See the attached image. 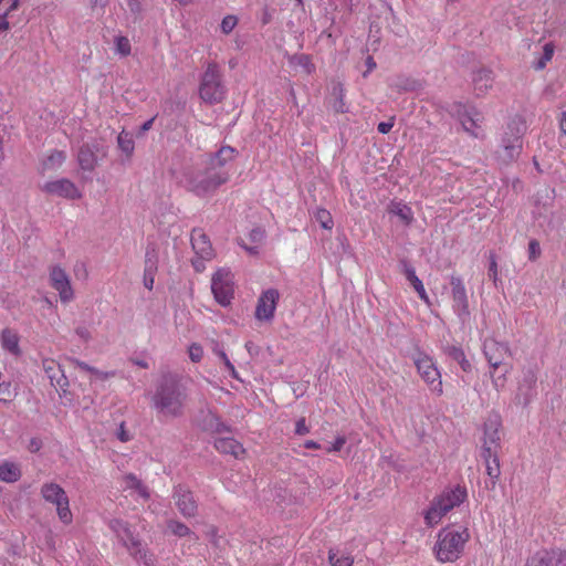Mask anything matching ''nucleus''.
Returning <instances> with one entry per match:
<instances>
[{"mask_svg": "<svg viewBox=\"0 0 566 566\" xmlns=\"http://www.w3.org/2000/svg\"><path fill=\"white\" fill-rule=\"evenodd\" d=\"M228 182V177L223 172L216 171L214 168L190 167L186 168L179 179V184L189 192L197 197L207 198L212 196L219 187Z\"/></svg>", "mask_w": 566, "mask_h": 566, "instance_id": "1", "label": "nucleus"}, {"mask_svg": "<svg viewBox=\"0 0 566 566\" xmlns=\"http://www.w3.org/2000/svg\"><path fill=\"white\" fill-rule=\"evenodd\" d=\"M483 354L490 366L493 387L496 391L503 390L512 370V365L506 361L511 357L510 347L494 338H486L483 343Z\"/></svg>", "mask_w": 566, "mask_h": 566, "instance_id": "2", "label": "nucleus"}, {"mask_svg": "<svg viewBox=\"0 0 566 566\" xmlns=\"http://www.w3.org/2000/svg\"><path fill=\"white\" fill-rule=\"evenodd\" d=\"M471 534L467 527H443L437 535L433 554L439 563H454L464 552Z\"/></svg>", "mask_w": 566, "mask_h": 566, "instance_id": "3", "label": "nucleus"}, {"mask_svg": "<svg viewBox=\"0 0 566 566\" xmlns=\"http://www.w3.org/2000/svg\"><path fill=\"white\" fill-rule=\"evenodd\" d=\"M186 391L174 378H165L153 396L154 408L165 417L181 416Z\"/></svg>", "mask_w": 566, "mask_h": 566, "instance_id": "4", "label": "nucleus"}, {"mask_svg": "<svg viewBox=\"0 0 566 566\" xmlns=\"http://www.w3.org/2000/svg\"><path fill=\"white\" fill-rule=\"evenodd\" d=\"M40 494L42 499L55 507L59 520L64 525L73 522V514L70 509V499L65 490L55 482H45L42 484Z\"/></svg>", "mask_w": 566, "mask_h": 566, "instance_id": "5", "label": "nucleus"}, {"mask_svg": "<svg viewBox=\"0 0 566 566\" xmlns=\"http://www.w3.org/2000/svg\"><path fill=\"white\" fill-rule=\"evenodd\" d=\"M200 98L208 104H218L226 96L221 72L216 63L208 64L199 86Z\"/></svg>", "mask_w": 566, "mask_h": 566, "instance_id": "6", "label": "nucleus"}, {"mask_svg": "<svg viewBox=\"0 0 566 566\" xmlns=\"http://www.w3.org/2000/svg\"><path fill=\"white\" fill-rule=\"evenodd\" d=\"M413 363L419 376L427 384L430 391L437 396H441L443 394L441 373L433 358L427 354L419 353L413 358Z\"/></svg>", "mask_w": 566, "mask_h": 566, "instance_id": "7", "label": "nucleus"}, {"mask_svg": "<svg viewBox=\"0 0 566 566\" xmlns=\"http://www.w3.org/2000/svg\"><path fill=\"white\" fill-rule=\"evenodd\" d=\"M452 114L460 120L462 128L472 137H481V128L484 117L474 106H468L462 103H455L452 107Z\"/></svg>", "mask_w": 566, "mask_h": 566, "instance_id": "8", "label": "nucleus"}, {"mask_svg": "<svg viewBox=\"0 0 566 566\" xmlns=\"http://www.w3.org/2000/svg\"><path fill=\"white\" fill-rule=\"evenodd\" d=\"M523 124L512 122L507 125V130L505 132L502 138V148H503V160L506 163H511L515 160L523 148Z\"/></svg>", "mask_w": 566, "mask_h": 566, "instance_id": "9", "label": "nucleus"}, {"mask_svg": "<svg viewBox=\"0 0 566 566\" xmlns=\"http://www.w3.org/2000/svg\"><path fill=\"white\" fill-rule=\"evenodd\" d=\"M211 290L216 301L227 306L233 298V275L227 269H219L212 276Z\"/></svg>", "mask_w": 566, "mask_h": 566, "instance_id": "10", "label": "nucleus"}, {"mask_svg": "<svg viewBox=\"0 0 566 566\" xmlns=\"http://www.w3.org/2000/svg\"><path fill=\"white\" fill-rule=\"evenodd\" d=\"M501 418L497 415L491 416L484 422L481 453L488 457L499 453L501 449Z\"/></svg>", "mask_w": 566, "mask_h": 566, "instance_id": "11", "label": "nucleus"}, {"mask_svg": "<svg viewBox=\"0 0 566 566\" xmlns=\"http://www.w3.org/2000/svg\"><path fill=\"white\" fill-rule=\"evenodd\" d=\"M50 285L59 293L60 301L64 304L70 303L74 298V291L71 280L66 271L60 265L50 268L49 271Z\"/></svg>", "mask_w": 566, "mask_h": 566, "instance_id": "12", "label": "nucleus"}, {"mask_svg": "<svg viewBox=\"0 0 566 566\" xmlns=\"http://www.w3.org/2000/svg\"><path fill=\"white\" fill-rule=\"evenodd\" d=\"M42 190L48 195L70 200H77L82 198V191L67 178L48 181L42 186Z\"/></svg>", "mask_w": 566, "mask_h": 566, "instance_id": "13", "label": "nucleus"}, {"mask_svg": "<svg viewBox=\"0 0 566 566\" xmlns=\"http://www.w3.org/2000/svg\"><path fill=\"white\" fill-rule=\"evenodd\" d=\"M280 293L275 289H268L258 298L255 318L258 321H271L274 317Z\"/></svg>", "mask_w": 566, "mask_h": 566, "instance_id": "14", "label": "nucleus"}, {"mask_svg": "<svg viewBox=\"0 0 566 566\" xmlns=\"http://www.w3.org/2000/svg\"><path fill=\"white\" fill-rule=\"evenodd\" d=\"M452 291L453 308L458 316L465 318L470 315L469 300L463 280L460 276L452 275L450 279Z\"/></svg>", "mask_w": 566, "mask_h": 566, "instance_id": "15", "label": "nucleus"}, {"mask_svg": "<svg viewBox=\"0 0 566 566\" xmlns=\"http://www.w3.org/2000/svg\"><path fill=\"white\" fill-rule=\"evenodd\" d=\"M235 154V149L230 146L221 147L218 153L209 157L206 165L209 168H214L216 171L226 174L229 180L231 171L228 165L234 160Z\"/></svg>", "mask_w": 566, "mask_h": 566, "instance_id": "16", "label": "nucleus"}, {"mask_svg": "<svg viewBox=\"0 0 566 566\" xmlns=\"http://www.w3.org/2000/svg\"><path fill=\"white\" fill-rule=\"evenodd\" d=\"M176 506L185 517L195 516L197 513V502L192 493L182 485H178L174 491Z\"/></svg>", "mask_w": 566, "mask_h": 566, "instance_id": "17", "label": "nucleus"}, {"mask_svg": "<svg viewBox=\"0 0 566 566\" xmlns=\"http://www.w3.org/2000/svg\"><path fill=\"white\" fill-rule=\"evenodd\" d=\"M437 502H440L441 506L450 512L455 506H459L467 499V490L460 485L443 491L440 495L434 497Z\"/></svg>", "mask_w": 566, "mask_h": 566, "instance_id": "18", "label": "nucleus"}, {"mask_svg": "<svg viewBox=\"0 0 566 566\" xmlns=\"http://www.w3.org/2000/svg\"><path fill=\"white\" fill-rule=\"evenodd\" d=\"M42 367L46 376L49 377L52 386L64 389L69 386V380L64 376V373L60 364L52 358H44L42 360Z\"/></svg>", "mask_w": 566, "mask_h": 566, "instance_id": "19", "label": "nucleus"}, {"mask_svg": "<svg viewBox=\"0 0 566 566\" xmlns=\"http://www.w3.org/2000/svg\"><path fill=\"white\" fill-rule=\"evenodd\" d=\"M191 244L199 259L210 260L213 256L212 245L202 230L195 229L191 232Z\"/></svg>", "mask_w": 566, "mask_h": 566, "instance_id": "20", "label": "nucleus"}, {"mask_svg": "<svg viewBox=\"0 0 566 566\" xmlns=\"http://www.w3.org/2000/svg\"><path fill=\"white\" fill-rule=\"evenodd\" d=\"M214 448L222 454H230L235 459H241L245 455V449L234 438H219L214 441Z\"/></svg>", "mask_w": 566, "mask_h": 566, "instance_id": "21", "label": "nucleus"}, {"mask_svg": "<svg viewBox=\"0 0 566 566\" xmlns=\"http://www.w3.org/2000/svg\"><path fill=\"white\" fill-rule=\"evenodd\" d=\"M122 488L124 491H130L132 495H137L145 501L150 497L148 488L133 473L125 474L122 478Z\"/></svg>", "mask_w": 566, "mask_h": 566, "instance_id": "22", "label": "nucleus"}, {"mask_svg": "<svg viewBox=\"0 0 566 566\" xmlns=\"http://www.w3.org/2000/svg\"><path fill=\"white\" fill-rule=\"evenodd\" d=\"M77 163L81 169L93 171L97 165L96 149L90 144L82 145L77 153Z\"/></svg>", "mask_w": 566, "mask_h": 566, "instance_id": "23", "label": "nucleus"}, {"mask_svg": "<svg viewBox=\"0 0 566 566\" xmlns=\"http://www.w3.org/2000/svg\"><path fill=\"white\" fill-rule=\"evenodd\" d=\"M0 343L3 350L10 353L15 357L20 356V337L15 331L11 328H4L1 332Z\"/></svg>", "mask_w": 566, "mask_h": 566, "instance_id": "24", "label": "nucleus"}, {"mask_svg": "<svg viewBox=\"0 0 566 566\" xmlns=\"http://www.w3.org/2000/svg\"><path fill=\"white\" fill-rule=\"evenodd\" d=\"M22 476V470L19 463L1 460L0 461V481L6 483H15Z\"/></svg>", "mask_w": 566, "mask_h": 566, "instance_id": "25", "label": "nucleus"}, {"mask_svg": "<svg viewBox=\"0 0 566 566\" xmlns=\"http://www.w3.org/2000/svg\"><path fill=\"white\" fill-rule=\"evenodd\" d=\"M66 160V154L63 150H51L41 163V174L55 171L60 169Z\"/></svg>", "mask_w": 566, "mask_h": 566, "instance_id": "26", "label": "nucleus"}, {"mask_svg": "<svg viewBox=\"0 0 566 566\" xmlns=\"http://www.w3.org/2000/svg\"><path fill=\"white\" fill-rule=\"evenodd\" d=\"M130 555L144 563L145 566H157V557L154 553L142 547L140 542L133 541V545L128 546Z\"/></svg>", "mask_w": 566, "mask_h": 566, "instance_id": "27", "label": "nucleus"}, {"mask_svg": "<svg viewBox=\"0 0 566 566\" xmlns=\"http://www.w3.org/2000/svg\"><path fill=\"white\" fill-rule=\"evenodd\" d=\"M554 563L555 547L537 551L527 559L525 566H554Z\"/></svg>", "mask_w": 566, "mask_h": 566, "instance_id": "28", "label": "nucleus"}, {"mask_svg": "<svg viewBox=\"0 0 566 566\" xmlns=\"http://www.w3.org/2000/svg\"><path fill=\"white\" fill-rule=\"evenodd\" d=\"M109 527L116 533L117 537L124 543V545L128 548V546L133 545V541H137L133 535L127 523L120 520H113L109 522Z\"/></svg>", "mask_w": 566, "mask_h": 566, "instance_id": "29", "label": "nucleus"}, {"mask_svg": "<svg viewBox=\"0 0 566 566\" xmlns=\"http://www.w3.org/2000/svg\"><path fill=\"white\" fill-rule=\"evenodd\" d=\"M447 513L448 511L441 506L440 502H437L436 499H433L432 502L430 503V506L424 512V523L428 526L432 527L439 524L443 516L447 515Z\"/></svg>", "mask_w": 566, "mask_h": 566, "instance_id": "30", "label": "nucleus"}, {"mask_svg": "<svg viewBox=\"0 0 566 566\" xmlns=\"http://www.w3.org/2000/svg\"><path fill=\"white\" fill-rule=\"evenodd\" d=\"M473 83L476 94H484L492 86V72L485 69L479 70L473 77Z\"/></svg>", "mask_w": 566, "mask_h": 566, "instance_id": "31", "label": "nucleus"}, {"mask_svg": "<svg viewBox=\"0 0 566 566\" xmlns=\"http://www.w3.org/2000/svg\"><path fill=\"white\" fill-rule=\"evenodd\" d=\"M481 457L485 463L486 474L491 478L492 484L495 485L501 474L499 453L490 457L486 453H481Z\"/></svg>", "mask_w": 566, "mask_h": 566, "instance_id": "32", "label": "nucleus"}, {"mask_svg": "<svg viewBox=\"0 0 566 566\" xmlns=\"http://www.w3.org/2000/svg\"><path fill=\"white\" fill-rule=\"evenodd\" d=\"M389 212L397 216L406 226H409L413 221V212L406 203L391 202L389 206Z\"/></svg>", "mask_w": 566, "mask_h": 566, "instance_id": "33", "label": "nucleus"}, {"mask_svg": "<svg viewBox=\"0 0 566 566\" xmlns=\"http://www.w3.org/2000/svg\"><path fill=\"white\" fill-rule=\"evenodd\" d=\"M555 53V45L553 42H547L543 46L542 54L533 62V67L536 71H542L552 61Z\"/></svg>", "mask_w": 566, "mask_h": 566, "instance_id": "34", "label": "nucleus"}, {"mask_svg": "<svg viewBox=\"0 0 566 566\" xmlns=\"http://www.w3.org/2000/svg\"><path fill=\"white\" fill-rule=\"evenodd\" d=\"M406 276H407V280L410 282V284L412 285V287L416 290V292L418 293L419 297L428 305H430V298L424 290V286L421 282V280L416 275V272L412 268H407L406 269Z\"/></svg>", "mask_w": 566, "mask_h": 566, "instance_id": "35", "label": "nucleus"}, {"mask_svg": "<svg viewBox=\"0 0 566 566\" xmlns=\"http://www.w3.org/2000/svg\"><path fill=\"white\" fill-rule=\"evenodd\" d=\"M290 63L294 66L301 67L302 72L306 75H311L315 71L312 57L307 54H295L291 56Z\"/></svg>", "mask_w": 566, "mask_h": 566, "instance_id": "36", "label": "nucleus"}, {"mask_svg": "<svg viewBox=\"0 0 566 566\" xmlns=\"http://www.w3.org/2000/svg\"><path fill=\"white\" fill-rule=\"evenodd\" d=\"M448 355L455 360L463 371H470L471 370V363L467 359L464 352L461 347L451 346L447 350Z\"/></svg>", "mask_w": 566, "mask_h": 566, "instance_id": "37", "label": "nucleus"}, {"mask_svg": "<svg viewBox=\"0 0 566 566\" xmlns=\"http://www.w3.org/2000/svg\"><path fill=\"white\" fill-rule=\"evenodd\" d=\"M117 144L119 149L125 153V155L129 158L135 149V143L130 136V134L122 130L117 136Z\"/></svg>", "mask_w": 566, "mask_h": 566, "instance_id": "38", "label": "nucleus"}, {"mask_svg": "<svg viewBox=\"0 0 566 566\" xmlns=\"http://www.w3.org/2000/svg\"><path fill=\"white\" fill-rule=\"evenodd\" d=\"M114 44H115V52L118 55L126 57L132 53V45H130V41L128 38L118 35L115 38Z\"/></svg>", "mask_w": 566, "mask_h": 566, "instance_id": "39", "label": "nucleus"}, {"mask_svg": "<svg viewBox=\"0 0 566 566\" xmlns=\"http://www.w3.org/2000/svg\"><path fill=\"white\" fill-rule=\"evenodd\" d=\"M315 219L321 224V227L326 230H332L334 227V221L331 212L324 208H319L316 210Z\"/></svg>", "mask_w": 566, "mask_h": 566, "instance_id": "40", "label": "nucleus"}, {"mask_svg": "<svg viewBox=\"0 0 566 566\" xmlns=\"http://www.w3.org/2000/svg\"><path fill=\"white\" fill-rule=\"evenodd\" d=\"M156 270H157V266H156L155 262L147 260L145 271H144V285L149 291L153 290V287H154Z\"/></svg>", "mask_w": 566, "mask_h": 566, "instance_id": "41", "label": "nucleus"}, {"mask_svg": "<svg viewBox=\"0 0 566 566\" xmlns=\"http://www.w3.org/2000/svg\"><path fill=\"white\" fill-rule=\"evenodd\" d=\"M328 560L332 566H353L354 564V559L350 555L337 556L333 549L328 552Z\"/></svg>", "mask_w": 566, "mask_h": 566, "instance_id": "42", "label": "nucleus"}, {"mask_svg": "<svg viewBox=\"0 0 566 566\" xmlns=\"http://www.w3.org/2000/svg\"><path fill=\"white\" fill-rule=\"evenodd\" d=\"M14 390L9 381L0 382V402H10L14 397Z\"/></svg>", "mask_w": 566, "mask_h": 566, "instance_id": "43", "label": "nucleus"}, {"mask_svg": "<svg viewBox=\"0 0 566 566\" xmlns=\"http://www.w3.org/2000/svg\"><path fill=\"white\" fill-rule=\"evenodd\" d=\"M168 528L179 537L187 536L191 533L190 528L186 524L178 521H170L168 523Z\"/></svg>", "mask_w": 566, "mask_h": 566, "instance_id": "44", "label": "nucleus"}, {"mask_svg": "<svg viewBox=\"0 0 566 566\" xmlns=\"http://www.w3.org/2000/svg\"><path fill=\"white\" fill-rule=\"evenodd\" d=\"M77 366L85 370V371H88L91 374H93L94 376H96L97 378L99 379H107L108 377H112L114 376V373H104V371H101L94 367H91L90 365H87L86 363L84 361H77Z\"/></svg>", "mask_w": 566, "mask_h": 566, "instance_id": "45", "label": "nucleus"}, {"mask_svg": "<svg viewBox=\"0 0 566 566\" xmlns=\"http://www.w3.org/2000/svg\"><path fill=\"white\" fill-rule=\"evenodd\" d=\"M238 24V18L235 15H227L222 19V22H221V31L224 33V34H229L233 31V29L237 27Z\"/></svg>", "mask_w": 566, "mask_h": 566, "instance_id": "46", "label": "nucleus"}, {"mask_svg": "<svg viewBox=\"0 0 566 566\" xmlns=\"http://www.w3.org/2000/svg\"><path fill=\"white\" fill-rule=\"evenodd\" d=\"M189 357L190 359L193 361V363H198L201 360L202 356H203V349L200 345L198 344H191L189 346Z\"/></svg>", "mask_w": 566, "mask_h": 566, "instance_id": "47", "label": "nucleus"}, {"mask_svg": "<svg viewBox=\"0 0 566 566\" xmlns=\"http://www.w3.org/2000/svg\"><path fill=\"white\" fill-rule=\"evenodd\" d=\"M541 255V247L537 240H531L528 243V259L535 261Z\"/></svg>", "mask_w": 566, "mask_h": 566, "instance_id": "48", "label": "nucleus"}, {"mask_svg": "<svg viewBox=\"0 0 566 566\" xmlns=\"http://www.w3.org/2000/svg\"><path fill=\"white\" fill-rule=\"evenodd\" d=\"M346 443V438L344 436H338L335 438L334 442L329 448L326 449L328 453L340 451Z\"/></svg>", "mask_w": 566, "mask_h": 566, "instance_id": "49", "label": "nucleus"}, {"mask_svg": "<svg viewBox=\"0 0 566 566\" xmlns=\"http://www.w3.org/2000/svg\"><path fill=\"white\" fill-rule=\"evenodd\" d=\"M310 432V427L306 424L304 417L300 418L295 424V433L298 436H305Z\"/></svg>", "mask_w": 566, "mask_h": 566, "instance_id": "50", "label": "nucleus"}, {"mask_svg": "<svg viewBox=\"0 0 566 566\" xmlns=\"http://www.w3.org/2000/svg\"><path fill=\"white\" fill-rule=\"evenodd\" d=\"M554 566H566V549L555 547Z\"/></svg>", "mask_w": 566, "mask_h": 566, "instance_id": "51", "label": "nucleus"}, {"mask_svg": "<svg viewBox=\"0 0 566 566\" xmlns=\"http://www.w3.org/2000/svg\"><path fill=\"white\" fill-rule=\"evenodd\" d=\"M489 276L494 281L497 280V263L496 260L492 256L490 266H489Z\"/></svg>", "mask_w": 566, "mask_h": 566, "instance_id": "52", "label": "nucleus"}, {"mask_svg": "<svg viewBox=\"0 0 566 566\" xmlns=\"http://www.w3.org/2000/svg\"><path fill=\"white\" fill-rule=\"evenodd\" d=\"M117 438L122 441V442H127L130 440V436L129 433L126 431L125 429V423L122 422L119 428H118V431H117Z\"/></svg>", "mask_w": 566, "mask_h": 566, "instance_id": "53", "label": "nucleus"}, {"mask_svg": "<svg viewBox=\"0 0 566 566\" xmlns=\"http://www.w3.org/2000/svg\"><path fill=\"white\" fill-rule=\"evenodd\" d=\"M394 126L392 122H381L378 124L377 129L381 134H388Z\"/></svg>", "mask_w": 566, "mask_h": 566, "instance_id": "54", "label": "nucleus"}, {"mask_svg": "<svg viewBox=\"0 0 566 566\" xmlns=\"http://www.w3.org/2000/svg\"><path fill=\"white\" fill-rule=\"evenodd\" d=\"M264 237V231L261 229H253L250 232V238L253 242H260Z\"/></svg>", "mask_w": 566, "mask_h": 566, "instance_id": "55", "label": "nucleus"}, {"mask_svg": "<svg viewBox=\"0 0 566 566\" xmlns=\"http://www.w3.org/2000/svg\"><path fill=\"white\" fill-rule=\"evenodd\" d=\"M524 382L527 387L532 388L536 382L535 374L533 371H528L527 375H525Z\"/></svg>", "mask_w": 566, "mask_h": 566, "instance_id": "56", "label": "nucleus"}, {"mask_svg": "<svg viewBox=\"0 0 566 566\" xmlns=\"http://www.w3.org/2000/svg\"><path fill=\"white\" fill-rule=\"evenodd\" d=\"M559 130L566 136V112H563L558 118Z\"/></svg>", "mask_w": 566, "mask_h": 566, "instance_id": "57", "label": "nucleus"}, {"mask_svg": "<svg viewBox=\"0 0 566 566\" xmlns=\"http://www.w3.org/2000/svg\"><path fill=\"white\" fill-rule=\"evenodd\" d=\"M9 29L8 12H4L0 17V31H7Z\"/></svg>", "mask_w": 566, "mask_h": 566, "instance_id": "58", "label": "nucleus"}, {"mask_svg": "<svg viewBox=\"0 0 566 566\" xmlns=\"http://www.w3.org/2000/svg\"><path fill=\"white\" fill-rule=\"evenodd\" d=\"M304 447H305L306 449H312V450H318V449H321V444H319V443H317V442H316V441H314V440H307V441H305V442H304Z\"/></svg>", "mask_w": 566, "mask_h": 566, "instance_id": "59", "label": "nucleus"}, {"mask_svg": "<svg viewBox=\"0 0 566 566\" xmlns=\"http://www.w3.org/2000/svg\"><path fill=\"white\" fill-rule=\"evenodd\" d=\"M334 109L337 112V113H345L347 109H346V106H345V103L343 101V97L339 98L338 103L335 104L334 106Z\"/></svg>", "mask_w": 566, "mask_h": 566, "instance_id": "60", "label": "nucleus"}, {"mask_svg": "<svg viewBox=\"0 0 566 566\" xmlns=\"http://www.w3.org/2000/svg\"><path fill=\"white\" fill-rule=\"evenodd\" d=\"M224 365H226L227 369L230 371L231 376L233 378H238V374H237V370H235L233 364L230 360H227V361H224Z\"/></svg>", "mask_w": 566, "mask_h": 566, "instance_id": "61", "label": "nucleus"}, {"mask_svg": "<svg viewBox=\"0 0 566 566\" xmlns=\"http://www.w3.org/2000/svg\"><path fill=\"white\" fill-rule=\"evenodd\" d=\"M224 365H226L227 369L230 371L231 376L233 378H238V374H237V370H235L233 364L230 360H227V361H224Z\"/></svg>", "mask_w": 566, "mask_h": 566, "instance_id": "62", "label": "nucleus"}, {"mask_svg": "<svg viewBox=\"0 0 566 566\" xmlns=\"http://www.w3.org/2000/svg\"><path fill=\"white\" fill-rule=\"evenodd\" d=\"M224 365H226L227 369L230 371L231 376L233 378H238V374H237V370H235L233 364L230 360H227V361H224Z\"/></svg>", "mask_w": 566, "mask_h": 566, "instance_id": "63", "label": "nucleus"}, {"mask_svg": "<svg viewBox=\"0 0 566 566\" xmlns=\"http://www.w3.org/2000/svg\"><path fill=\"white\" fill-rule=\"evenodd\" d=\"M202 261H203L202 259H200V260L196 259V260L192 261V265L196 269V271H198V272L203 271L205 265H203Z\"/></svg>", "mask_w": 566, "mask_h": 566, "instance_id": "64", "label": "nucleus"}]
</instances>
